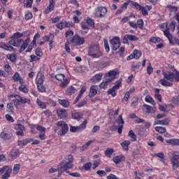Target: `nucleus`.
<instances>
[{
    "mask_svg": "<svg viewBox=\"0 0 179 179\" xmlns=\"http://www.w3.org/2000/svg\"><path fill=\"white\" fill-rule=\"evenodd\" d=\"M69 162L65 164H61L60 166L57 167L58 175L57 177H61L64 173H69V169H72L73 167V157L72 155H69L68 157Z\"/></svg>",
    "mask_w": 179,
    "mask_h": 179,
    "instance_id": "1",
    "label": "nucleus"
},
{
    "mask_svg": "<svg viewBox=\"0 0 179 179\" xmlns=\"http://www.w3.org/2000/svg\"><path fill=\"white\" fill-rule=\"evenodd\" d=\"M117 76V71H110L105 75V79L99 85L100 89H107V86L115 79Z\"/></svg>",
    "mask_w": 179,
    "mask_h": 179,
    "instance_id": "2",
    "label": "nucleus"
},
{
    "mask_svg": "<svg viewBox=\"0 0 179 179\" xmlns=\"http://www.w3.org/2000/svg\"><path fill=\"white\" fill-rule=\"evenodd\" d=\"M88 55L92 58H100L103 57V52L100 49L99 44H92L88 50Z\"/></svg>",
    "mask_w": 179,
    "mask_h": 179,
    "instance_id": "3",
    "label": "nucleus"
},
{
    "mask_svg": "<svg viewBox=\"0 0 179 179\" xmlns=\"http://www.w3.org/2000/svg\"><path fill=\"white\" fill-rule=\"evenodd\" d=\"M164 79L159 80L160 85L166 87H171L173 85V80H174V73L173 72H163Z\"/></svg>",
    "mask_w": 179,
    "mask_h": 179,
    "instance_id": "4",
    "label": "nucleus"
},
{
    "mask_svg": "<svg viewBox=\"0 0 179 179\" xmlns=\"http://www.w3.org/2000/svg\"><path fill=\"white\" fill-rule=\"evenodd\" d=\"M23 34L20 32H16L10 38V41H8V44L10 45H13V47H20V44L23 43Z\"/></svg>",
    "mask_w": 179,
    "mask_h": 179,
    "instance_id": "5",
    "label": "nucleus"
},
{
    "mask_svg": "<svg viewBox=\"0 0 179 179\" xmlns=\"http://www.w3.org/2000/svg\"><path fill=\"white\" fill-rule=\"evenodd\" d=\"M57 127H58L59 129L58 135L61 136L65 135V134L68 133L69 128L68 127V124L64 121H59L56 123Z\"/></svg>",
    "mask_w": 179,
    "mask_h": 179,
    "instance_id": "6",
    "label": "nucleus"
},
{
    "mask_svg": "<svg viewBox=\"0 0 179 179\" xmlns=\"http://www.w3.org/2000/svg\"><path fill=\"white\" fill-rule=\"evenodd\" d=\"M52 78H55L57 80L61 82V87H66V86H68V85L69 84V80H68V78H66V77H65V75L64 74H52Z\"/></svg>",
    "mask_w": 179,
    "mask_h": 179,
    "instance_id": "7",
    "label": "nucleus"
},
{
    "mask_svg": "<svg viewBox=\"0 0 179 179\" xmlns=\"http://www.w3.org/2000/svg\"><path fill=\"white\" fill-rule=\"evenodd\" d=\"M87 125V120H85L82 122V124L79 126H70V131L71 132H82V131H85L86 129V127Z\"/></svg>",
    "mask_w": 179,
    "mask_h": 179,
    "instance_id": "8",
    "label": "nucleus"
},
{
    "mask_svg": "<svg viewBox=\"0 0 179 179\" xmlns=\"http://www.w3.org/2000/svg\"><path fill=\"white\" fill-rule=\"evenodd\" d=\"M10 173H12V168L8 166H5L0 169V173L3 174L1 176V179H8L10 177Z\"/></svg>",
    "mask_w": 179,
    "mask_h": 179,
    "instance_id": "9",
    "label": "nucleus"
},
{
    "mask_svg": "<svg viewBox=\"0 0 179 179\" xmlns=\"http://www.w3.org/2000/svg\"><path fill=\"white\" fill-rule=\"evenodd\" d=\"M72 45H83L85 44V38L79 35H75L71 40Z\"/></svg>",
    "mask_w": 179,
    "mask_h": 179,
    "instance_id": "10",
    "label": "nucleus"
},
{
    "mask_svg": "<svg viewBox=\"0 0 179 179\" xmlns=\"http://www.w3.org/2000/svg\"><path fill=\"white\" fill-rule=\"evenodd\" d=\"M121 46V42H120V38L115 36L110 40V47L113 51H117Z\"/></svg>",
    "mask_w": 179,
    "mask_h": 179,
    "instance_id": "11",
    "label": "nucleus"
},
{
    "mask_svg": "<svg viewBox=\"0 0 179 179\" xmlns=\"http://www.w3.org/2000/svg\"><path fill=\"white\" fill-rule=\"evenodd\" d=\"M107 14V8L106 7H98L95 9L94 15L96 17H104Z\"/></svg>",
    "mask_w": 179,
    "mask_h": 179,
    "instance_id": "12",
    "label": "nucleus"
},
{
    "mask_svg": "<svg viewBox=\"0 0 179 179\" xmlns=\"http://www.w3.org/2000/svg\"><path fill=\"white\" fill-rule=\"evenodd\" d=\"M121 83H122L121 80H117L116 84L108 91V94H111L113 97H115V96H117V92H115V90H118V89H120Z\"/></svg>",
    "mask_w": 179,
    "mask_h": 179,
    "instance_id": "13",
    "label": "nucleus"
},
{
    "mask_svg": "<svg viewBox=\"0 0 179 179\" xmlns=\"http://www.w3.org/2000/svg\"><path fill=\"white\" fill-rule=\"evenodd\" d=\"M179 156L173 155V156L171 157V164L172 165L173 170H177L179 167Z\"/></svg>",
    "mask_w": 179,
    "mask_h": 179,
    "instance_id": "14",
    "label": "nucleus"
},
{
    "mask_svg": "<svg viewBox=\"0 0 179 179\" xmlns=\"http://www.w3.org/2000/svg\"><path fill=\"white\" fill-rule=\"evenodd\" d=\"M117 122L118 124V128H117V132L118 134H122V128H124V120L122 119V115H119Z\"/></svg>",
    "mask_w": 179,
    "mask_h": 179,
    "instance_id": "15",
    "label": "nucleus"
},
{
    "mask_svg": "<svg viewBox=\"0 0 179 179\" xmlns=\"http://www.w3.org/2000/svg\"><path fill=\"white\" fill-rule=\"evenodd\" d=\"M164 36L168 38L170 44H172V45H176V43L178 39L177 38L173 37V35H171V34H170L169 31H164Z\"/></svg>",
    "mask_w": 179,
    "mask_h": 179,
    "instance_id": "16",
    "label": "nucleus"
},
{
    "mask_svg": "<svg viewBox=\"0 0 179 179\" xmlns=\"http://www.w3.org/2000/svg\"><path fill=\"white\" fill-rule=\"evenodd\" d=\"M55 8V1L50 0L49 6L44 10V13L45 15H48L50 12H52V10Z\"/></svg>",
    "mask_w": 179,
    "mask_h": 179,
    "instance_id": "17",
    "label": "nucleus"
},
{
    "mask_svg": "<svg viewBox=\"0 0 179 179\" xmlns=\"http://www.w3.org/2000/svg\"><path fill=\"white\" fill-rule=\"evenodd\" d=\"M10 156L11 159L15 160V159H17V157H19V156H20V151L19 150V149L13 148L10 151Z\"/></svg>",
    "mask_w": 179,
    "mask_h": 179,
    "instance_id": "18",
    "label": "nucleus"
},
{
    "mask_svg": "<svg viewBox=\"0 0 179 179\" xmlns=\"http://www.w3.org/2000/svg\"><path fill=\"white\" fill-rule=\"evenodd\" d=\"M15 129L17 131H16V135L24 136V127L22 124H17L15 126Z\"/></svg>",
    "mask_w": 179,
    "mask_h": 179,
    "instance_id": "19",
    "label": "nucleus"
},
{
    "mask_svg": "<svg viewBox=\"0 0 179 179\" xmlns=\"http://www.w3.org/2000/svg\"><path fill=\"white\" fill-rule=\"evenodd\" d=\"M36 85H44V75L41 72H38L36 78Z\"/></svg>",
    "mask_w": 179,
    "mask_h": 179,
    "instance_id": "20",
    "label": "nucleus"
},
{
    "mask_svg": "<svg viewBox=\"0 0 179 179\" xmlns=\"http://www.w3.org/2000/svg\"><path fill=\"white\" fill-rule=\"evenodd\" d=\"M10 97H13L12 99V101L15 107H17V106H20L21 101H20V96L15 94V95H11Z\"/></svg>",
    "mask_w": 179,
    "mask_h": 179,
    "instance_id": "21",
    "label": "nucleus"
},
{
    "mask_svg": "<svg viewBox=\"0 0 179 179\" xmlns=\"http://www.w3.org/2000/svg\"><path fill=\"white\" fill-rule=\"evenodd\" d=\"M57 114L59 118H62V120H64V118H66V110L62 109V108H58L57 110Z\"/></svg>",
    "mask_w": 179,
    "mask_h": 179,
    "instance_id": "22",
    "label": "nucleus"
},
{
    "mask_svg": "<svg viewBox=\"0 0 179 179\" xmlns=\"http://www.w3.org/2000/svg\"><path fill=\"white\" fill-rule=\"evenodd\" d=\"M31 142H33L32 138H27L24 140H20L17 141V145L20 146V148H23V146H26L27 143H30Z\"/></svg>",
    "mask_w": 179,
    "mask_h": 179,
    "instance_id": "23",
    "label": "nucleus"
},
{
    "mask_svg": "<svg viewBox=\"0 0 179 179\" xmlns=\"http://www.w3.org/2000/svg\"><path fill=\"white\" fill-rule=\"evenodd\" d=\"M143 111H145V113H148L151 114H153V113L155 112V109L149 105H143Z\"/></svg>",
    "mask_w": 179,
    "mask_h": 179,
    "instance_id": "24",
    "label": "nucleus"
},
{
    "mask_svg": "<svg viewBox=\"0 0 179 179\" xmlns=\"http://www.w3.org/2000/svg\"><path fill=\"white\" fill-rule=\"evenodd\" d=\"M97 94V86L92 85L90 90V97H94Z\"/></svg>",
    "mask_w": 179,
    "mask_h": 179,
    "instance_id": "25",
    "label": "nucleus"
},
{
    "mask_svg": "<svg viewBox=\"0 0 179 179\" xmlns=\"http://www.w3.org/2000/svg\"><path fill=\"white\" fill-rule=\"evenodd\" d=\"M150 9H152V6H142L141 8L142 15H143V16H148V12H149Z\"/></svg>",
    "mask_w": 179,
    "mask_h": 179,
    "instance_id": "26",
    "label": "nucleus"
},
{
    "mask_svg": "<svg viewBox=\"0 0 179 179\" xmlns=\"http://www.w3.org/2000/svg\"><path fill=\"white\" fill-rule=\"evenodd\" d=\"M58 103L60 106L64 107V108H67V107H69L70 106L69 101L67 99H58Z\"/></svg>",
    "mask_w": 179,
    "mask_h": 179,
    "instance_id": "27",
    "label": "nucleus"
},
{
    "mask_svg": "<svg viewBox=\"0 0 179 179\" xmlns=\"http://www.w3.org/2000/svg\"><path fill=\"white\" fill-rule=\"evenodd\" d=\"M13 79L15 80V82H19L20 85H23V83H24V81L17 73H15V75L13 76Z\"/></svg>",
    "mask_w": 179,
    "mask_h": 179,
    "instance_id": "28",
    "label": "nucleus"
},
{
    "mask_svg": "<svg viewBox=\"0 0 179 179\" xmlns=\"http://www.w3.org/2000/svg\"><path fill=\"white\" fill-rule=\"evenodd\" d=\"M93 140H90L87 143H85L80 148V152H85L87 149H89V146H90L93 143Z\"/></svg>",
    "mask_w": 179,
    "mask_h": 179,
    "instance_id": "29",
    "label": "nucleus"
},
{
    "mask_svg": "<svg viewBox=\"0 0 179 179\" xmlns=\"http://www.w3.org/2000/svg\"><path fill=\"white\" fill-rule=\"evenodd\" d=\"M166 143H169V145H173V146H179V139H169L166 140Z\"/></svg>",
    "mask_w": 179,
    "mask_h": 179,
    "instance_id": "30",
    "label": "nucleus"
},
{
    "mask_svg": "<svg viewBox=\"0 0 179 179\" xmlns=\"http://www.w3.org/2000/svg\"><path fill=\"white\" fill-rule=\"evenodd\" d=\"M0 137L2 139H5V141H8V140L10 139V138H12V135L9 133H6V132L3 131L1 133Z\"/></svg>",
    "mask_w": 179,
    "mask_h": 179,
    "instance_id": "31",
    "label": "nucleus"
},
{
    "mask_svg": "<svg viewBox=\"0 0 179 179\" xmlns=\"http://www.w3.org/2000/svg\"><path fill=\"white\" fill-rule=\"evenodd\" d=\"M22 45L20 49V51L22 52L24 51L25 48H27V45H29V43H30V39L27 38L24 41H22Z\"/></svg>",
    "mask_w": 179,
    "mask_h": 179,
    "instance_id": "32",
    "label": "nucleus"
},
{
    "mask_svg": "<svg viewBox=\"0 0 179 179\" xmlns=\"http://www.w3.org/2000/svg\"><path fill=\"white\" fill-rule=\"evenodd\" d=\"M76 92H78L77 90H76L75 87H69L67 88L66 91V94L68 96H71V94H73L74 93H76Z\"/></svg>",
    "mask_w": 179,
    "mask_h": 179,
    "instance_id": "33",
    "label": "nucleus"
},
{
    "mask_svg": "<svg viewBox=\"0 0 179 179\" xmlns=\"http://www.w3.org/2000/svg\"><path fill=\"white\" fill-rule=\"evenodd\" d=\"M124 159H125L124 156H116L113 157V162H114L115 164H119V163H121Z\"/></svg>",
    "mask_w": 179,
    "mask_h": 179,
    "instance_id": "34",
    "label": "nucleus"
},
{
    "mask_svg": "<svg viewBox=\"0 0 179 179\" xmlns=\"http://www.w3.org/2000/svg\"><path fill=\"white\" fill-rule=\"evenodd\" d=\"M169 120L165 119L163 120H157L155 121V125H169Z\"/></svg>",
    "mask_w": 179,
    "mask_h": 179,
    "instance_id": "35",
    "label": "nucleus"
},
{
    "mask_svg": "<svg viewBox=\"0 0 179 179\" xmlns=\"http://www.w3.org/2000/svg\"><path fill=\"white\" fill-rule=\"evenodd\" d=\"M131 145V141H124L122 143H121V146L122 148H123V149L124 150H129V148L128 146Z\"/></svg>",
    "mask_w": 179,
    "mask_h": 179,
    "instance_id": "36",
    "label": "nucleus"
},
{
    "mask_svg": "<svg viewBox=\"0 0 179 179\" xmlns=\"http://www.w3.org/2000/svg\"><path fill=\"white\" fill-rule=\"evenodd\" d=\"M128 136L131 138V142H136V135L135 134V132H134L132 130H130L129 131Z\"/></svg>",
    "mask_w": 179,
    "mask_h": 179,
    "instance_id": "37",
    "label": "nucleus"
},
{
    "mask_svg": "<svg viewBox=\"0 0 179 179\" xmlns=\"http://www.w3.org/2000/svg\"><path fill=\"white\" fill-rule=\"evenodd\" d=\"M155 99H157V100L160 102H162V95L160 94V90H159L158 88H155Z\"/></svg>",
    "mask_w": 179,
    "mask_h": 179,
    "instance_id": "38",
    "label": "nucleus"
},
{
    "mask_svg": "<svg viewBox=\"0 0 179 179\" xmlns=\"http://www.w3.org/2000/svg\"><path fill=\"white\" fill-rule=\"evenodd\" d=\"M113 153H114L113 148H107L105 151V156H106V157H111V156H113Z\"/></svg>",
    "mask_w": 179,
    "mask_h": 179,
    "instance_id": "39",
    "label": "nucleus"
},
{
    "mask_svg": "<svg viewBox=\"0 0 179 179\" xmlns=\"http://www.w3.org/2000/svg\"><path fill=\"white\" fill-rule=\"evenodd\" d=\"M145 101L147 103H150L152 106H156V101H155V99H153L150 96H145Z\"/></svg>",
    "mask_w": 179,
    "mask_h": 179,
    "instance_id": "40",
    "label": "nucleus"
},
{
    "mask_svg": "<svg viewBox=\"0 0 179 179\" xmlns=\"http://www.w3.org/2000/svg\"><path fill=\"white\" fill-rule=\"evenodd\" d=\"M36 104H38V106L41 107V108H47V103L38 99H37L36 100Z\"/></svg>",
    "mask_w": 179,
    "mask_h": 179,
    "instance_id": "41",
    "label": "nucleus"
},
{
    "mask_svg": "<svg viewBox=\"0 0 179 179\" xmlns=\"http://www.w3.org/2000/svg\"><path fill=\"white\" fill-rule=\"evenodd\" d=\"M169 33L171 31L172 33L174 32V30H176V22H171L169 27H168Z\"/></svg>",
    "mask_w": 179,
    "mask_h": 179,
    "instance_id": "42",
    "label": "nucleus"
},
{
    "mask_svg": "<svg viewBox=\"0 0 179 179\" xmlns=\"http://www.w3.org/2000/svg\"><path fill=\"white\" fill-rule=\"evenodd\" d=\"M133 55H134L135 59H139V58H141L142 56V52L138 50H135L133 52Z\"/></svg>",
    "mask_w": 179,
    "mask_h": 179,
    "instance_id": "43",
    "label": "nucleus"
},
{
    "mask_svg": "<svg viewBox=\"0 0 179 179\" xmlns=\"http://www.w3.org/2000/svg\"><path fill=\"white\" fill-rule=\"evenodd\" d=\"M7 58L10 62H15L16 61V55L15 53L8 54L7 55Z\"/></svg>",
    "mask_w": 179,
    "mask_h": 179,
    "instance_id": "44",
    "label": "nucleus"
},
{
    "mask_svg": "<svg viewBox=\"0 0 179 179\" xmlns=\"http://www.w3.org/2000/svg\"><path fill=\"white\" fill-rule=\"evenodd\" d=\"M159 27L162 29V31H164V34L165 31H169L167 22L159 24Z\"/></svg>",
    "mask_w": 179,
    "mask_h": 179,
    "instance_id": "45",
    "label": "nucleus"
},
{
    "mask_svg": "<svg viewBox=\"0 0 179 179\" xmlns=\"http://www.w3.org/2000/svg\"><path fill=\"white\" fill-rule=\"evenodd\" d=\"M152 157H159V159H164V153L163 152L152 154Z\"/></svg>",
    "mask_w": 179,
    "mask_h": 179,
    "instance_id": "46",
    "label": "nucleus"
},
{
    "mask_svg": "<svg viewBox=\"0 0 179 179\" xmlns=\"http://www.w3.org/2000/svg\"><path fill=\"white\" fill-rule=\"evenodd\" d=\"M13 174H17L20 170V164H15L13 166Z\"/></svg>",
    "mask_w": 179,
    "mask_h": 179,
    "instance_id": "47",
    "label": "nucleus"
},
{
    "mask_svg": "<svg viewBox=\"0 0 179 179\" xmlns=\"http://www.w3.org/2000/svg\"><path fill=\"white\" fill-rule=\"evenodd\" d=\"M21 104H31V101L29 99H26L20 96Z\"/></svg>",
    "mask_w": 179,
    "mask_h": 179,
    "instance_id": "48",
    "label": "nucleus"
},
{
    "mask_svg": "<svg viewBox=\"0 0 179 179\" xmlns=\"http://www.w3.org/2000/svg\"><path fill=\"white\" fill-rule=\"evenodd\" d=\"M20 91H21L22 93H29V90L27 89V87L26 85L21 84V86L19 87Z\"/></svg>",
    "mask_w": 179,
    "mask_h": 179,
    "instance_id": "49",
    "label": "nucleus"
},
{
    "mask_svg": "<svg viewBox=\"0 0 179 179\" xmlns=\"http://www.w3.org/2000/svg\"><path fill=\"white\" fill-rule=\"evenodd\" d=\"M155 131H157V132H159V134H165L166 128L162 127H156Z\"/></svg>",
    "mask_w": 179,
    "mask_h": 179,
    "instance_id": "50",
    "label": "nucleus"
},
{
    "mask_svg": "<svg viewBox=\"0 0 179 179\" xmlns=\"http://www.w3.org/2000/svg\"><path fill=\"white\" fill-rule=\"evenodd\" d=\"M38 92L41 93H44L45 92V87H44L43 84H36Z\"/></svg>",
    "mask_w": 179,
    "mask_h": 179,
    "instance_id": "51",
    "label": "nucleus"
},
{
    "mask_svg": "<svg viewBox=\"0 0 179 179\" xmlns=\"http://www.w3.org/2000/svg\"><path fill=\"white\" fill-rule=\"evenodd\" d=\"M131 3L138 10H141V9H142V6L141 4H139V3H136V2H134V1H131Z\"/></svg>",
    "mask_w": 179,
    "mask_h": 179,
    "instance_id": "52",
    "label": "nucleus"
},
{
    "mask_svg": "<svg viewBox=\"0 0 179 179\" xmlns=\"http://www.w3.org/2000/svg\"><path fill=\"white\" fill-rule=\"evenodd\" d=\"M73 36V31L69 30L66 32V38L67 40H71V37Z\"/></svg>",
    "mask_w": 179,
    "mask_h": 179,
    "instance_id": "53",
    "label": "nucleus"
},
{
    "mask_svg": "<svg viewBox=\"0 0 179 179\" xmlns=\"http://www.w3.org/2000/svg\"><path fill=\"white\" fill-rule=\"evenodd\" d=\"M30 59H29V62H34V61H39L40 60V57L38 56H36L34 55H31L30 56Z\"/></svg>",
    "mask_w": 179,
    "mask_h": 179,
    "instance_id": "54",
    "label": "nucleus"
},
{
    "mask_svg": "<svg viewBox=\"0 0 179 179\" xmlns=\"http://www.w3.org/2000/svg\"><path fill=\"white\" fill-rule=\"evenodd\" d=\"M86 23L91 27H94V22H93L92 19L87 17L86 20Z\"/></svg>",
    "mask_w": 179,
    "mask_h": 179,
    "instance_id": "55",
    "label": "nucleus"
},
{
    "mask_svg": "<svg viewBox=\"0 0 179 179\" xmlns=\"http://www.w3.org/2000/svg\"><path fill=\"white\" fill-rule=\"evenodd\" d=\"M147 73L148 75H152V73H153V67H152V64L150 63L147 67Z\"/></svg>",
    "mask_w": 179,
    "mask_h": 179,
    "instance_id": "56",
    "label": "nucleus"
},
{
    "mask_svg": "<svg viewBox=\"0 0 179 179\" xmlns=\"http://www.w3.org/2000/svg\"><path fill=\"white\" fill-rule=\"evenodd\" d=\"M127 38L130 41H138V37L134 35H127Z\"/></svg>",
    "mask_w": 179,
    "mask_h": 179,
    "instance_id": "57",
    "label": "nucleus"
},
{
    "mask_svg": "<svg viewBox=\"0 0 179 179\" xmlns=\"http://www.w3.org/2000/svg\"><path fill=\"white\" fill-rule=\"evenodd\" d=\"M144 23L143 20H138L137 21V27L138 29H143Z\"/></svg>",
    "mask_w": 179,
    "mask_h": 179,
    "instance_id": "58",
    "label": "nucleus"
},
{
    "mask_svg": "<svg viewBox=\"0 0 179 179\" xmlns=\"http://www.w3.org/2000/svg\"><path fill=\"white\" fill-rule=\"evenodd\" d=\"M7 108H8V113H13V110H14L13 103H8Z\"/></svg>",
    "mask_w": 179,
    "mask_h": 179,
    "instance_id": "59",
    "label": "nucleus"
},
{
    "mask_svg": "<svg viewBox=\"0 0 179 179\" xmlns=\"http://www.w3.org/2000/svg\"><path fill=\"white\" fill-rule=\"evenodd\" d=\"M72 117H73V118H74V120H80V118H82L80 113H73Z\"/></svg>",
    "mask_w": 179,
    "mask_h": 179,
    "instance_id": "60",
    "label": "nucleus"
},
{
    "mask_svg": "<svg viewBox=\"0 0 179 179\" xmlns=\"http://www.w3.org/2000/svg\"><path fill=\"white\" fill-rule=\"evenodd\" d=\"M12 69L10 68V66L9 65V63L8 62H6L5 64H4V71L6 72H7L8 73H9L10 71Z\"/></svg>",
    "mask_w": 179,
    "mask_h": 179,
    "instance_id": "61",
    "label": "nucleus"
},
{
    "mask_svg": "<svg viewBox=\"0 0 179 179\" xmlns=\"http://www.w3.org/2000/svg\"><path fill=\"white\" fill-rule=\"evenodd\" d=\"M74 26L73 22L64 21V27H73Z\"/></svg>",
    "mask_w": 179,
    "mask_h": 179,
    "instance_id": "62",
    "label": "nucleus"
},
{
    "mask_svg": "<svg viewBox=\"0 0 179 179\" xmlns=\"http://www.w3.org/2000/svg\"><path fill=\"white\" fill-rule=\"evenodd\" d=\"M150 43H160V38H157V37H152L150 38Z\"/></svg>",
    "mask_w": 179,
    "mask_h": 179,
    "instance_id": "63",
    "label": "nucleus"
},
{
    "mask_svg": "<svg viewBox=\"0 0 179 179\" xmlns=\"http://www.w3.org/2000/svg\"><path fill=\"white\" fill-rule=\"evenodd\" d=\"M83 168L85 169V170L89 171L90 169H92V162L86 163L83 166Z\"/></svg>",
    "mask_w": 179,
    "mask_h": 179,
    "instance_id": "64",
    "label": "nucleus"
}]
</instances>
